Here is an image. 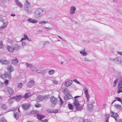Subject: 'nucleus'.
I'll list each match as a JSON object with an SVG mask.
<instances>
[{
    "mask_svg": "<svg viewBox=\"0 0 122 122\" xmlns=\"http://www.w3.org/2000/svg\"><path fill=\"white\" fill-rule=\"evenodd\" d=\"M46 11L44 10L41 8L37 9L34 13V15L36 18L39 17L45 14Z\"/></svg>",
    "mask_w": 122,
    "mask_h": 122,
    "instance_id": "f257e3e1",
    "label": "nucleus"
},
{
    "mask_svg": "<svg viewBox=\"0 0 122 122\" xmlns=\"http://www.w3.org/2000/svg\"><path fill=\"white\" fill-rule=\"evenodd\" d=\"M118 83L117 85L118 91L117 93L119 94L122 92V76L118 77Z\"/></svg>",
    "mask_w": 122,
    "mask_h": 122,
    "instance_id": "f03ea898",
    "label": "nucleus"
},
{
    "mask_svg": "<svg viewBox=\"0 0 122 122\" xmlns=\"http://www.w3.org/2000/svg\"><path fill=\"white\" fill-rule=\"evenodd\" d=\"M33 114L36 115L37 116V118L40 120H41L45 117L44 116H42L41 114H39L38 113V111L36 110H33Z\"/></svg>",
    "mask_w": 122,
    "mask_h": 122,
    "instance_id": "7ed1b4c3",
    "label": "nucleus"
},
{
    "mask_svg": "<svg viewBox=\"0 0 122 122\" xmlns=\"http://www.w3.org/2000/svg\"><path fill=\"white\" fill-rule=\"evenodd\" d=\"M57 100V98H55L53 96H51L50 98L51 102L54 105H55L56 104Z\"/></svg>",
    "mask_w": 122,
    "mask_h": 122,
    "instance_id": "20e7f679",
    "label": "nucleus"
},
{
    "mask_svg": "<svg viewBox=\"0 0 122 122\" xmlns=\"http://www.w3.org/2000/svg\"><path fill=\"white\" fill-rule=\"evenodd\" d=\"M111 60L114 62L117 63L118 64L121 63L122 62L121 58L119 57H117L116 58L112 59Z\"/></svg>",
    "mask_w": 122,
    "mask_h": 122,
    "instance_id": "39448f33",
    "label": "nucleus"
},
{
    "mask_svg": "<svg viewBox=\"0 0 122 122\" xmlns=\"http://www.w3.org/2000/svg\"><path fill=\"white\" fill-rule=\"evenodd\" d=\"M30 105L28 103H25L22 105V107L23 109L26 110L29 108L30 107Z\"/></svg>",
    "mask_w": 122,
    "mask_h": 122,
    "instance_id": "423d86ee",
    "label": "nucleus"
},
{
    "mask_svg": "<svg viewBox=\"0 0 122 122\" xmlns=\"http://www.w3.org/2000/svg\"><path fill=\"white\" fill-rule=\"evenodd\" d=\"M76 9V8L74 6H72L70 7V14L71 15L74 14Z\"/></svg>",
    "mask_w": 122,
    "mask_h": 122,
    "instance_id": "0eeeda50",
    "label": "nucleus"
},
{
    "mask_svg": "<svg viewBox=\"0 0 122 122\" xmlns=\"http://www.w3.org/2000/svg\"><path fill=\"white\" fill-rule=\"evenodd\" d=\"M34 83V81L33 80H31L28 82L27 86L28 87H31L33 85Z\"/></svg>",
    "mask_w": 122,
    "mask_h": 122,
    "instance_id": "6e6552de",
    "label": "nucleus"
},
{
    "mask_svg": "<svg viewBox=\"0 0 122 122\" xmlns=\"http://www.w3.org/2000/svg\"><path fill=\"white\" fill-rule=\"evenodd\" d=\"M0 63L2 65H8L9 64V61L6 60L4 59H0Z\"/></svg>",
    "mask_w": 122,
    "mask_h": 122,
    "instance_id": "1a4fd4ad",
    "label": "nucleus"
},
{
    "mask_svg": "<svg viewBox=\"0 0 122 122\" xmlns=\"http://www.w3.org/2000/svg\"><path fill=\"white\" fill-rule=\"evenodd\" d=\"M75 110L77 111H81L83 107V105H79L75 106Z\"/></svg>",
    "mask_w": 122,
    "mask_h": 122,
    "instance_id": "9d476101",
    "label": "nucleus"
},
{
    "mask_svg": "<svg viewBox=\"0 0 122 122\" xmlns=\"http://www.w3.org/2000/svg\"><path fill=\"white\" fill-rule=\"evenodd\" d=\"M6 48L8 51L10 52H13L14 51V48L13 46H10L8 45L7 46Z\"/></svg>",
    "mask_w": 122,
    "mask_h": 122,
    "instance_id": "9b49d317",
    "label": "nucleus"
},
{
    "mask_svg": "<svg viewBox=\"0 0 122 122\" xmlns=\"http://www.w3.org/2000/svg\"><path fill=\"white\" fill-rule=\"evenodd\" d=\"M15 1L16 4L20 8H21L23 7V5L18 0H15Z\"/></svg>",
    "mask_w": 122,
    "mask_h": 122,
    "instance_id": "f8f14e48",
    "label": "nucleus"
},
{
    "mask_svg": "<svg viewBox=\"0 0 122 122\" xmlns=\"http://www.w3.org/2000/svg\"><path fill=\"white\" fill-rule=\"evenodd\" d=\"M30 3H29L27 0L25 1L24 5V8L30 7Z\"/></svg>",
    "mask_w": 122,
    "mask_h": 122,
    "instance_id": "ddd939ff",
    "label": "nucleus"
},
{
    "mask_svg": "<svg viewBox=\"0 0 122 122\" xmlns=\"http://www.w3.org/2000/svg\"><path fill=\"white\" fill-rule=\"evenodd\" d=\"M28 21L29 22L32 23H36L37 21L36 20L32 18H29L28 19Z\"/></svg>",
    "mask_w": 122,
    "mask_h": 122,
    "instance_id": "4468645a",
    "label": "nucleus"
},
{
    "mask_svg": "<svg viewBox=\"0 0 122 122\" xmlns=\"http://www.w3.org/2000/svg\"><path fill=\"white\" fill-rule=\"evenodd\" d=\"M114 107L116 109L119 111L120 110L122 109L121 105L118 104H115L114 105Z\"/></svg>",
    "mask_w": 122,
    "mask_h": 122,
    "instance_id": "2eb2a0df",
    "label": "nucleus"
},
{
    "mask_svg": "<svg viewBox=\"0 0 122 122\" xmlns=\"http://www.w3.org/2000/svg\"><path fill=\"white\" fill-rule=\"evenodd\" d=\"M14 117L16 120H17L19 118V113L16 112L15 111L14 112Z\"/></svg>",
    "mask_w": 122,
    "mask_h": 122,
    "instance_id": "dca6fc26",
    "label": "nucleus"
},
{
    "mask_svg": "<svg viewBox=\"0 0 122 122\" xmlns=\"http://www.w3.org/2000/svg\"><path fill=\"white\" fill-rule=\"evenodd\" d=\"M25 10L26 11L28 14H30L31 13V9L30 7L24 8Z\"/></svg>",
    "mask_w": 122,
    "mask_h": 122,
    "instance_id": "f3484780",
    "label": "nucleus"
},
{
    "mask_svg": "<svg viewBox=\"0 0 122 122\" xmlns=\"http://www.w3.org/2000/svg\"><path fill=\"white\" fill-rule=\"evenodd\" d=\"M2 22L3 23L4 26L0 27V28L1 29H3L6 28L8 25V21H6L5 22H4V21L3 22Z\"/></svg>",
    "mask_w": 122,
    "mask_h": 122,
    "instance_id": "a211bd4d",
    "label": "nucleus"
},
{
    "mask_svg": "<svg viewBox=\"0 0 122 122\" xmlns=\"http://www.w3.org/2000/svg\"><path fill=\"white\" fill-rule=\"evenodd\" d=\"M8 89H9L8 90L7 89H6L5 90V91H8L9 93L10 94H12L14 93V91L13 90L12 88L9 87V88H8Z\"/></svg>",
    "mask_w": 122,
    "mask_h": 122,
    "instance_id": "6ab92c4d",
    "label": "nucleus"
},
{
    "mask_svg": "<svg viewBox=\"0 0 122 122\" xmlns=\"http://www.w3.org/2000/svg\"><path fill=\"white\" fill-rule=\"evenodd\" d=\"M87 106L89 111L90 112L92 110L93 105L92 104H89L87 105Z\"/></svg>",
    "mask_w": 122,
    "mask_h": 122,
    "instance_id": "aec40b11",
    "label": "nucleus"
},
{
    "mask_svg": "<svg viewBox=\"0 0 122 122\" xmlns=\"http://www.w3.org/2000/svg\"><path fill=\"white\" fill-rule=\"evenodd\" d=\"M7 70L11 72L14 70V68L11 65H10L7 66Z\"/></svg>",
    "mask_w": 122,
    "mask_h": 122,
    "instance_id": "412c9836",
    "label": "nucleus"
},
{
    "mask_svg": "<svg viewBox=\"0 0 122 122\" xmlns=\"http://www.w3.org/2000/svg\"><path fill=\"white\" fill-rule=\"evenodd\" d=\"M5 74L6 76V78H11L10 72L9 71L6 72L5 73Z\"/></svg>",
    "mask_w": 122,
    "mask_h": 122,
    "instance_id": "4be33fe9",
    "label": "nucleus"
},
{
    "mask_svg": "<svg viewBox=\"0 0 122 122\" xmlns=\"http://www.w3.org/2000/svg\"><path fill=\"white\" fill-rule=\"evenodd\" d=\"M22 97V96L21 95H19L15 97H14V99L16 100V101H19V100Z\"/></svg>",
    "mask_w": 122,
    "mask_h": 122,
    "instance_id": "5701e85b",
    "label": "nucleus"
},
{
    "mask_svg": "<svg viewBox=\"0 0 122 122\" xmlns=\"http://www.w3.org/2000/svg\"><path fill=\"white\" fill-rule=\"evenodd\" d=\"M37 99L39 102L42 101L43 100V96L41 95L38 96L37 98Z\"/></svg>",
    "mask_w": 122,
    "mask_h": 122,
    "instance_id": "b1692460",
    "label": "nucleus"
},
{
    "mask_svg": "<svg viewBox=\"0 0 122 122\" xmlns=\"http://www.w3.org/2000/svg\"><path fill=\"white\" fill-rule=\"evenodd\" d=\"M80 53L83 56H86L87 54V53L85 51V49L80 51Z\"/></svg>",
    "mask_w": 122,
    "mask_h": 122,
    "instance_id": "393cba45",
    "label": "nucleus"
},
{
    "mask_svg": "<svg viewBox=\"0 0 122 122\" xmlns=\"http://www.w3.org/2000/svg\"><path fill=\"white\" fill-rule=\"evenodd\" d=\"M74 104L75 106L80 105L79 101H77V99H74Z\"/></svg>",
    "mask_w": 122,
    "mask_h": 122,
    "instance_id": "a878e982",
    "label": "nucleus"
},
{
    "mask_svg": "<svg viewBox=\"0 0 122 122\" xmlns=\"http://www.w3.org/2000/svg\"><path fill=\"white\" fill-rule=\"evenodd\" d=\"M18 61L17 59H13L11 60V63L13 64H15L18 63Z\"/></svg>",
    "mask_w": 122,
    "mask_h": 122,
    "instance_id": "bb28decb",
    "label": "nucleus"
},
{
    "mask_svg": "<svg viewBox=\"0 0 122 122\" xmlns=\"http://www.w3.org/2000/svg\"><path fill=\"white\" fill-rule=\"evenodd\" d=\"M84 93L85 94L86 96L88 95H89L88 94V90L87 89L86 87H85L84 88Z\"/></svg>",
    "mask_w": 122,
    "mask_h": 122,
    "instance_id": "cd10ccee",
    "label": "nucleus"
},
{
    "mask_svg": "<svg viewBox=\"0 0 122 122\" xmlns=\"http://www.w3.org/2000/svg\"><path fill=\"white\" fill-rule=\"evenodd\" d=\"M63 92L64 94H69V90L67 88H65L63 90Z\"/></svg>",
    "mask_w": 122,
    "mask_h": 122,
    "instance_id": "c85d7f7f",
    "label": "nucleus"
},
{
    "mask_svg": "<svg viewBox=\"0 0 122 122\" xmlns=\"http://www.w3.org/2000/svg\"><path fill=\"white\" fill-rule=\"evenodd\" d=\"M13 47L14 48V50H15L16 51H18L19 49L20 46L17 44H16Z\"/></svg>",
    "mask_w": 122,
    "mask_h": 122,
    "instance_id": "c756f323",
    "label": "nucleus"
},
{
    "mask_svg": "<svg viewBox=\"0 0 122 122\" xmlns=\"http://www.w3.org/2000/svg\"><path fill=\"white\" fill-rule=\"evenodd\" d=\"M1 108L3 110H6L7 109V107L5 104L2 105L1 106Z\"/></svg>",
    "mask_w": 122,
    "mask_h": 122,
    "instance_id": "7c9ffc66",
    "label": "nucleus"
},
{
    "mask_svg": "<svg viewBox=\"0 0 122 122\" xmlns=\"http://www.w3.org/2000/svg\"><path fill=\"white\" fill-rule=\"evenodd\" d=\"M114 98L116 100V101H117L121 102L122 104V103L121 102L122 99L118 97H115Z\"/></svg>",
    "mask_w": 122,
    "mask_h": 122,
    "instance_id": "2f4dec72",
    "label": "nucleus"
},
{
    "mask_svg": "<svg viewBox=\"0 0 122 122\" xmlns=\"http://www.w3.org/2000/svg\"><path fill=\"white\" fill-rule=\"evenodd\" d=\"M64 100H67L69 99V94H66L64 97Z\"/></svg>",
    "mask_w": 122,
    "mask_h": 122,
    "instance_id": "473e14b6",
    "label": "nucleus"
},
{
    "mask_svg": "<svg viewBox=\"0 0 122 122\" xmlns=\"http://www.w3.org/2000/svg\"><path fill=\"white\" fill-rule=\"evenodd\" d=\"M49 95H46L45 96H43V100H47L50 97Z\"/></svg>",
    "mask_w": 122,
    "mask_h": 122,
    "instance_id": "72a5a7b5",
    "label": "nucleus"
},
{
    "mask_svg": "<svg viewBox=\"0 0 122 122\" xmlns=\"http://www.w3.org/2000/svg\"><path fill=\"white\" fill-rule=\"evenodd\" d=\"M30 69L33 72H35L36 71V67L33 66L32 65V66H31L30 68Z\"/></svg>",
    "mask_w": 122,
    "mask_h": 122,
    "instance_id": "f704fd0d",
    "label": "nucleus"
},
{
    "mask_svg": "<svg viewBox=\"0 0 122 122\" xmlns=\"http://www.w3.org/2000/svg\"><path fill=\"white\" fill-rule=\"evenodd\" d=\"M59 97L60 102V103L59 104L61 106L63 103V102L60 97Z\"/></svg>",
    "mask_w": 122,
    "mask_h": 122,
    "instance_id": "c9c22d12",
    "label": "nucleus"
},
{
    "mask_svg": "<svg viewBox=\"0 0 122 122\" xmlns=\"http://www.w3.org/2000/svg\"><path fill=\"white\" fill-rule=\"evenodd\" d=\"M30 96L28 95V94L27 93H26L25 94L24 97L25 99H27Z\"/></svg>",
    "mask_w": 122,
    "mask_h": 122,
    "instance_id": "e433bc0d",
    "label": "nucleus"
},
{
    "mask_svg": "<svg viewBox=\"0 0 122 122\" xmlns=\"http://www.w3.org/2000/svg\"><path fill=\"white\" fill-rule=\"evenodd\" d=\"M117 79H116L114 81L113 84V86L114 87L116 86L117 84Z\"/></svg>",
    "mask_w": 122,
    "mask_h": 122,
    "instance_id": "4c0bfd02",
    "label": "nucleus"
},
{
    "mask_svg": "<svg viewBox=\"0 0 122 122\" xmlns=\"http://www.w3.org/2000/svg\"><path fill=\"white\" fill-rule=\"evenodd\" d=\"M54 71L53 70H51L48 72L49 74L50 75H52L54 73Z\"/></svg>",
    "mask_w": 122,
    "mask_h": 122,
    "instance_id": "58836bf2",
    "label": "nucleus"
},
{
    "mask_svg": "<svg viewBox=\"0 0 122 122\" xmlns=\"http://www.w3.org/2000/svg\"><path fill=\"white\" fill-rule=\"evenodd\" d=\"M64 85L66 87L69 86V81H68L64 83Z\"/></svg>",
    "mask_w": 122,
    "mask_h": 122,
    "instance_id": "ea45409f",
    "label": "nucleus"
},
{
    "mask_svg": "<svg viewBox=\"0 0 122 122\" xmlns=\"http://www.w3.org/2000/svg\"><path fill=\"white\" fill-rule=\"evenodd\" d=\"M25 65L27 67H30V68L31 67V66H32V64L28 63H26L25 64Z\"/></svg>",
    "mask_w": 122,
    "mask_h": 122,
    "instance_id": "a19ab883",
    "label": "nucleus"
},
{
    "mask_svg": "<svg viewBox=\"0 0 122 122\" xmlns=\"http://www.w3.org/2000/svg\"><path fill=\"white\" fill-rule=\"evenodd\" d=\"M4 21V20L2 16L0 15V21L1 22H3Z\"/></svg>",
    "mask_w": 122,
    "mask_h": 122,
    "instance_id": "79ce46f5",
    "label": "nucleus"
},
{
    "mask_svg": "<svg viewBox=\"0 0 122 122\" xmlns=\"http://www.w3.org/2000/svg\"><path fill=\"white\" fill-rule=\"evenodd\" d=\"M74 99H77V101H78V100L80 99L81 98V97L80 96H76L74 97Z\"/></svg>",
    "mask_w": 122,
    "mask_h": 122,
    "instance_id": "37998d69",
    "label": "nucleus"
},
{
    "mask_svg": "<svg viewBox=\"0 0 122 122\" xmlns=\"http://www.w3.org/2000/svg\"><path fill=\"white\" fill-rule=\"evenodd\" d=\"M23 86L22 83H19L18 85V87L19 88H21Z\"/></svg>",
    "mask_w": 122,
    "mask_h": 122,
    "instance_id": "c03bdc74",
    "label": "nucleus"
},
{
    "mask_svg": "<svg viewBox=\"0 0 122 122\" xmlns=\"http://www.w3.org/2000/svg\"><path fill=\"white\" fill-rule=\"evenodd\" d=\"M73 109V106L71 104H69V109L72 110Z\"/></svg>",
    "mask_w": 122,
    "mask_h": 122,
    "instance_id": "a18cd8bd",
    "label": "nucleus"
},
{
    "mask_svg": "<svg viewBox=\"0 0 122 122\" xmlns=\"http://www.w3.org/2000/svg\"><path fill=\"white\" fill-rule=\"evenodd\" d=\"M0 77L2 79H4L6 78V76L5 75V73L3 74H1L0 75Z\"/></svg>",
    "mask_w": 122,
    "mask_h": 122,
    "instance_id": "49530a36",
    "label": "nucleus"
},
{
    "mask_svg": "<svg viewBox=\"0 0 122 122\" xmlns=\"http://www.w3.org/2000/svg\"><path fill=\"white\" fill-rule=\"evenodd\" d=\"M43 70L42 69H41L39 71H37L36 72L38 73H39L40 74H42L43 73Z\"/></svg>",
    "mask_w": 122,
    "mask_h": 122,
    "instance_id": "de8ad7c7",
    "label": "nucleus"
},
{
    "mask_svg": "<svg viewBox=\"0 0 122 122\" xmlns=\"http://www.w3.org/2000/svg\"><path fill=\"white\" fill-rule=\"evenodd\" d=\"M73 80L75 82L79 84H80V82L78 81L76 79H73Z\"/></svg>",
    "mask_w": 122,
    "mask_h": 122,
    "instance_id": "09e8293b",
    "label": "nucleus"
},
{
    "mask_svg": "<svg viewBox=\"0 0 122 122\" xmlns=\"http://www.w3.org/2000/svg\"><path fill=\"white\" fill-rule=\"evenodd\" d=\"M0 122H7V121L5 119H2L0 120Z\"/></svg>",
    "mask_w": 122,
    "mask_h": 122,
    "instance_id": "8fccbe9b",
    "label": "nucleus"
},
{
    "mask_svg": "<svg viewBox=\"0 0 122 122\" xmlns=\"http://www.w3.org/2000/svg\"><path fill=\"white\" fill-rule=\"evenodd\" d=\"M113 117L114 118V117H117L118 116V114L117 113H113Z\"/></svg>",
    "mask_w": 122,
    "mask_h": 122,
    "instance_id": "3c124183",
    "label": "nucleus"
},
{
    "mask_svg": "<svg viewBox=\"0 0 122 122\" xmlns=\"http://www.w3.org/2000/svg\"><path fill=\"white\" fill-rule=\"evenodd\" d=\"M47 22L46 21H41L39 22V24H45L46 23H47Z\"/></svg>",
    "mask_w": 122,
    "mask_h": 122,
    "instance_id": "603ef678",
    "label": "nucleus"
},
{
    "mask_svg": "<svg viewBox=\"0 0 122 122\" xmlns=\"http://www.w3.org/2000/svg\"><path fill=\"white\" fill-rule=\"evenodd\" d=\"M26 44V42L25 41H23L22 42V45L23 46H25Z\"/></svg>",
    "mask_w": 122,
    "mask_h": 122,
    "instance_id": "864d4df0",
    "label": "nucleus"
},
{
    "mask_svg": "<svg viewBox=\"0 0 122 122\" xmlns=\"http://www.w3.org/2000/svg\"><path fill=\"white\" fill-rule=\"evenodd\" d=\"M35 106L36 107H41L40 104L39 103H37V104L35 105Z\"/></svg>",
    "mask_w": 122,
    "mask_h": 122,
    "instance_id": "5fc2aeb1",
    "label": "nucleus"
},
{
    "mask_svg": "<svg viewBox=\"0 0 122 122\" xmlns=\"http://www.w3.org/2000/svg\"><path fill=\"white\" fill-rule=\"evenodd\" d=\"M15 110V109H14L13 108H11L10 109H9L8 111L7 112H10V111H14Z\"/></svg>",
    "mask_w": 122,
    "mask_h": 122,
    "instance_id": "6e6d98bb",
    "label": "nucleus"
},
{
    "mask_svg": "<svg viewBox=\"0 0 122 122\" xmlns=\"http://www.w3.org/2000/svg\"><path fill=\"white\" fill-rule=\"evenodd\" d=\"M4 85V84L3 83L1 82V81H0V87H1L3 86Z\"/></svg>",
    "mask_w": 122,
    "mask_h": 122,
    "instance_id": "4d7b16f0",
    "label": "nucleus"
},
{
    "mask_svg": "<svg viewBox=\"0 0 122 122\" xmlns=\"http://www.w3.org/2000/svg\"><path fill=\"white\" fill-rule=\"evenodd\" d=\"M86 98H87V102H89V95H87L86 96Z\"/></svg>",
    "mask_w": 122,
    "mask_h": 122,
    "instance_id": "13d9d810",
    "label": "nucleus"
},
{
    "mask_svg": "<svg viewBox=\"0 0 122 122\" xmlns=\"http://www.w3.org/2000/svg\"><path fill=\"white\" fill-rule=\"evenodd\" d=\"M8 83V81L7 80L5 81V85H7Z\"/></svg>",
    "mask_w": 122,
    "mask_h": 122,
    "instance_id": "bf43d9fd",
    "label": "nucleus"
},
{
    "mask_svg": "<svg viewBox=\"0 0 122 122\" xmlns=\"http://www.w3.org/2000/svg\"><path fill=\"white\" fill-rule=\"evenodd\" d=\"M24 38L25 39H28V38L27 37V36L26 34H24Z\"/></svg>",
    "mask_w": 122,
    "mask_h": 122,
    "instance_id": "052dcab7",
    "label": "nucleus"
},
{
    "mask_svg": "<svg viewBox=\"0 0 122 122\" xmlns=\"http://www.w3.org/2000/svg\"><path fill=\"white\" fill-rule=\"evenodd\" d=\"M73 83V81L72 80H69V86L71 85Z\"/></svg>",
    "mask_w": 122,
    "mask_h": 122,
    "instance_id": "680f3d73",
    "label": "nucleus"
},
{
    "mask_svg": "<svg viewBox=\"0 0 122 122\" xmlns=\"http://www.w3.org/2000/svg\"><path fill=\"white\" fill-rule=\"evenodd\" d=\"M41 122H48V120L47 119L44 120H42Z\"/></svg>",
    "mask_w": 122,
    "mask_h": 122,
    "instance_id": "e2e57ef3",
    "label": "nucleus"
},
{
    "mask_svg": "<svg viewBox=\"0 0 122 122\" xmlns=\"http://www.w3.org/2000/svg\"><path fill=\"white\" fill-rule=\"evenodd\" d=\"M53 82L55 84H58V81L56 80H55L53 81Z\"/></svg>",
    "mask_w": 122,
    "mask_h": 122,
    "instance_id": "0e129e2a",
    "label": "nucleus"
},
{
    "mask_svg": "<svg viewBox=\"0 0 122 122\" xmlns=\"http://www.w3.org/2000/svg\"><path fill=\"white\" fill-rule=\"evenodd\" d=\"M45 28L47 30H51L52 29V28L50 27V28H49V27H45Z\"/></svg>",
    "mask_w": 122,
    "mask_h": 122,
    "instance_id": "69168bd1",
    "label": "nucleus"
},
{
    "mask_svg": "<svg viewBox=\"0 0 122 122\" xmlns=\"http://www.w3.org/2000/svg\"><path fill=\"white\" fill-rule=\"evenodd\" d=\"M84 122H92L89 120L86 119L84 121Z\"/></svg>",
    "mask_w": 122,
    "mask_h": 122,
    "instance_id": "338daca9",
    "label": "nucleus"
},
{
    "mask_svg": "<svg viewBox=\"0 0 122 122\" xmlns=\"http://www.w3.org/2000/svg\"><path fill=\"white\" fill-rule=\"evenodd\" d=\"M84 122V120L83 119H81L79 121V122Z\"/></svg>",
    "mask_w": 122,
    "mask_h": 122,
    "instance_id": "774afa93",
    "label": "nucleus"
}]
</instances>
